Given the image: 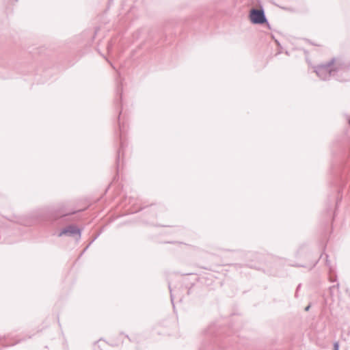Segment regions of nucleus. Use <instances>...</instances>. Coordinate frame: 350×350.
Segmentation results:
<instances>
[{"label":"nucleus","mask_w":350,"mask_h":350,"mask_svg":"<svg viewBox=\"0 0 350 350\" xmlns=\"http://www.w3.org/2000/svg\"><path fill=\"white\" fill-rule=\"evenodd\" d=\"M250 19L254 24H262L266 22L264 12L261 10L252 9L250 11Z\"/></svg>","instance_id":"1"},{"label":"nucleus","mask_w":350,"mask_h":350,"mask_svg":"<svg viewBox=\"0 0 350 350\" xmlns=\"http://www.w3.org/2000/svg\"><path fill=\"white\" fill-rule=\"evenodd\" d=\"M76 232H77V229L76 228L72 227V226H69L67 228H66L65 230H62L60 232L59 236H62L63 234H74Z\"/></svg>","instance_id":"2"},{"label":"nucleus","mask_w":350,"mask_h":350,"mask_svg":"<svg viewBox=\"0 0 350 350\" xmlns=\"http://www.w3.org/2000/svg\"><path fill=\"white\" fill-rule=\"evenodd\" d=\"M338 348H339L338 343V342H336V343L334 344V350H338Z\"/></svg>","instance_id":"3"}]
</instances>
